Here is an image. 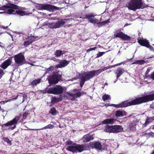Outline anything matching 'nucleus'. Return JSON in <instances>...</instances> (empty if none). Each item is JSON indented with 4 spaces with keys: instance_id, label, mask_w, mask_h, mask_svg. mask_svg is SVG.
<instances>
[{
    "instance_id": "1",
    "label": "nucleus",
    "mask_w": 154,
    "mask_h": 154,
    "mask_svg": "<svg viewBox=\"0 0 154 154\" xmlns=\"http://www.w3.org/2000/svg\"><path fill=\"white\" fill-rule=\"evenodd\" d=\"M154 100V94L137 98L131 101H125L118 104H111L110 106L116 108L125 107L141 103Z\"/></svg>"
},
{
    "instance_id": "2",
    "label": "nucleus",
    "mask_w": 154,
    "mask_h": 154,
    "mask_svg": "<svg viewBox=\"0 0 154 154\" xmlns=\"http://www.w3.org/2000/svg\"><path fill=\"white\" fill-rule=\"evenodd\" d=\"M17 6L13 4L9 5L7 6H4L0 7V10L6 11L5 12L10 14H15L17 13L20 16H23L27 15V13L22 11L21 10L17 9ZM5 12H1L0 14H2Z\"/></svg>"
},
{
    "instance_id": "3",
    "label": "nucleus",
    "mask_w": 154,
    "mask_h": 154,
    "mask_svg": "<svg viewBox=\"0 0 154 154\" xmlns=\"http://www.w3.org/2000/svg\"><path fill=\"white\" fill-rule=\"evenodd\" d=\"M142 1V0H131L128 3V8L134 11L138 9L143 8L144 7Z\"/></svg>"
},
{
    "instance_id": "4",
    "label": "nucleus",
    "mask_w": 154,
    "mask_h": 154,
    "mask_svg": "<svg viewBox=\"0 0 154 154\" xmlns=\"http://www.w3.org/2000/svg\"><path fill=\"white\" fill-rule=\"evenodd\" d=\"M67 150L73 152H81L85 150L84 146L77 144H74L71 146H68L66 148Z\"/></svg>"
},
{
    "instance_id": "5",
    "label": "nucleus",
    "mask_w": 154,
    "mask_h": 154,
    "mask_svg": "<svg viewBox=\"0 0 154 154\" xmlns=\"http://www.w3.org/2000/svg\"><path fill=\"white\" fill-rule=\"evenodd\" d=\"M37 8L40 10H47L50 11L61 9L60 8L48 4H40L37 7Z\"/></svg>"
},
{
    "instance_id": "6",
    "label": "nucleus",
    "mask_w": 154,
    "mask_h": 154,
    "mask_svg": "<svg viewBox=\"0 0 154 154\" xmlns=\"http://www.w3.org/2000/svg\"><path fill=\"white\" fill-rule=\"evenodd\" d=\"M63 90V88L61 86L57 85L54 88L47 89L46 92L49 94L58 95L62 94Z\"/></svg>"
},
{
    "instance_id": "7",
    "label": "nucleus",
    "mask_w": 154,
    "mask_h": 154,
    "mask_svg": "<svg viewBox=\"0 0 154 154\" xmlns=\"http://www.w3.org/2000/svg\"><path fill=\"white\" fill-rule=\"evenodd\" d=\"M19 120V116H17L16 117L12 120L9 121L7 123L3 125L2 126H10V129L13 130L16 127V124L18 121Z\"/></svg>"
},
{
    "instance_id": "8",
    "label": "nucleus",
    "mask_w": 154,
    "mask_h": 154,
    "mask_svg": "<svg viewBox=\"0 0 154 154\" xmlns=\"http://www.w3.org/2000/svg\"><path fill=\"white\" fill-rule=\"evenodd\" d=\"M65 23L64 20H61L60 21H57L56 23L51 22L48 24H45L46 25L48 26L49 28L51 29H55L58 28Z\"/></svg>"
},
{
    "instance_id": "9",
    "label": "nucleus",
    "mask_w": 154,
    "mask_h": 154,
    "mask_svg": "<svg viewBox=\"0 0 154 154\" xmlns=\"http://www.w3.org/2000/svg\"><path fill=\"white\" fill-rule=\"evenodd\" d=\"M137 42L140 45L145 46L151 50H154L153 48L149 44L148 41L146 39H143V38H139L137 39Z\"/></svg>"
},
{
    "instance_id": "10",
    "label": "nucleus",
    "mask_w": 154,
    "mask_h": 154,
    "mask_svg": "<svg viewBox=\"0 0 154 154\" xmlns=\"http://www.w3.org/2000/svg\"><path fill=\"white\" fill-rule=\"evenodd\" d=\"M93 14L86 15L83 16V17H80V18H83V19H88L89 21L93 23L98 24L100 23V20L95 18Z\"/></svg>"
},
{
    "instance_id": "11",
    "label": "nucleus",
    "mask_w": 154,
    "mask_h": 154,
    "mask_svg": "<svg viewBox=\"0 0 154 154\" xmlns=\"http://www.w3.org/2000/svg\"><path fill=\"white\" fill-rule=\"evenodd\" d=\"M15 61L18 66L23 63L24 57L22 53H20L14 56Z\"/></svg>"
},
{
    "instance_id": "12",
    "label": "nucleus",
    "mask_w": 154,
    "mask_h": 154,
    "mask_svg": "<svg viewBox=\"0 0 154 154\" xmlns=\"http://www.w3.org/2000/svg\"><path fill=\"white\" fill-rule=\"evenodd\" d=\"M114 35L116 37L120 38L124 40H128L130 39V37L119 31H117L115 32Z\"/></svg>"
},
{
    "instance_id": "13",
    "label": "nucleus",
    "mask_w": 154,
    "mask_h": 154,
    "mask_svg": "<svg viewBox=\"0 0 154 154\" xmlns=\"http://www.w3.org/2000/svg\"><path fill=\"white\" fill-rule=\"evenodd\" d=\"M60 77L61 76L60 75L58 76L57 75H55L49 77L48 78V80L49 83L55 84L58 82L59 80L60 79Z\"/></svg>"
},
{
    "instance_id": "14",
    "label": "nucleus",
    "mask_w": 154,
    "mask_h": 154,
    "mask_svg": "<svg viewBox=\"0 0 154 154\" xmlns=\"http://www.w3.org/2000/svg\"><path fill=\"white\" fill-rule=\"evenodd\" d=\"M66 94L67 95L69 96V98L72 100H74L76 97H79L82 95L80 92L78 91H76V93L75 94H70L69 93L67 92L66 93Z\"/></svg>"
},
{
    "instance_id": "15",
    "label": "nucleus",
    "mask_w": 154,
    "mask_h": 154,
    "mask_svg": "<svg viewBox=\"0 0 154 154\" xmlns=\"http://www.w3.org/2000/svg\"><path fill=\"white\" fill-rule=\"evenodd\" d=\"M94 134H92L91 135H86L84 136L82 139L84 142H87L89 140H93L94 138Z\"/></svg>"
},
{
    "instance_id": "16",
    "label": "nucleus",
    "mask_w": 154,
    "mask_h": 154,
    "mask_svg": "<svg viewBox=\"0 0 154 154\" xmlns=\"http://www.w3.org/2000/svg\"><path fill=\"white\" fill-rule=\"evenodd\" d=\"M69 62L65 60H61L59 62V64L57 65L56 67L57 68H62L64 67L67 66Z\"/></svg>"
},
{
    "instance_id": "17",
    "label": "nucleus",
    "mask_w": 154,
    "mask_h": 154,
    "mask_svg": "<svg viewBox=\"0 0 154 154\" xmlns=\"http://www.w3.org/2000/svg\"><path fill=\"white\" fill-rule=\"evenodd\" d=\"M114 125L109 126L106 125L104 129V131L106 132L113 133L114 132Z\"/></svg>"
},
{
    "instance_id": "18",
    "label": "nucleus",
    "mask_w": 154,
    "mask_h": 154,
    "mask_svg": "<svg viewBox=\"0 0 154 154\" xmlns=\"http://www.w3.org/2000/svg\"><path fill=\"white\" fill-rule=\"evenodd\" d=\"M35 38L34 36L29 37L28 38V40L25 41L24 44V45L25 47L29 45L30 44L35 41Z\"/></svg>"
},
{
    "instance_id": "19",
    "label": "nucleus",
    "mask_w": 154,
    "mask_h": 154,
    "mask_svg": "<svg viewBox=\"0 0 154 154\" xmlns=\"http://www.w3.org/2000/svg\"><path fill=\"white\" fill-rule=\"evenodd\" d=\"M11 60L10 59H8L2 63L1 67L4 69H6L8 66L11 63Z\"/></svg>"
},
{
    "instance_id": "20",
    "label": "nucleus",
    "mask_w": 154,
    "mask_h": 154,
    "mask_svg": "<svg viewBox=\"0 0 154 154\" xmlns=\"http://www.w3.org/2000/svg\"><path fill=\"white\" fill-rule=\"evenodd\" d=\"M114 133H118L121 132L123 130L122 127L120 125H114Z\"/></svg>"
},
{
    "instance_id": "21",
    "label": "nucleus",
    "mask_w": 154,
    "mask_h": 154,
    "mask_svg": "<svg viewBox=\"0 0 154 154\" xmlns=\"http://www.w3.org/2000/svg\"><path fill=\"white\" fill-rule=\"evenodd\" d=\"M54 127V125L50 124L47 125L44 127L41 128L39 129H29V130H43V129H51L53 128Z\"/></svg>"
},
{
    "instance_id": "22",
    "label": "nucleus",
    "mask_w": 154,
    "mask_h": 154,
    "mask_svg": "<svg viewBox=\"0 0 154 154\" xmlns=\"http://www.w3.org/2000/svg\"><path fill=\"white\" fill-rule=\"evenodd\" d=\"M126 115V113L125 111L118 110L116 112L115 115L116 117H121Z\"/></svg>"
},
{
    "instance_id": "23",
    "label": "nucleus",
    "mask_w": 154,
    "mask_h": 154,
    "mask_svg": "<svg viewBox=\"0 0 154 154\" xmlns=\"http://www.w3.org/2000/svg\"><path fill=\"white\" fill-rule=\"evenodd\" d=\"M115 119H107L104 120L102 122L103 124H113Z\"/></svg>"
},
{
    "instance_id": "24",
    "label": "nucleus",
    "mask_w": 154,
    "mask_h": 154,
    "mask_svg": "<svg viewBox=\"0 0 154 154\" xmlns=\"http://www.w3.org/2000/svg\"><path fill=\"white\" fill-rule=\"evenodd\" d=\"M125 72V70L122 69H118L117 70L116 72L117 78H118L122 74L124 73Z\"/></svg>"
},
{
    "instance_id": "25",
    "label": "nucleus",
    "mask_w": 154,
    "mask_h": 154,
    "mask_svg": "<svg viewBox=\"0 0 154 154\" xmlns=\"http://www.w3.org/2000/svg\"><path fill=\"white\" fill-rule=\"evenodd\" d=\"M88 72H85L83 74L80 75V77L81 79H83L85 81H87L90 79L89 75L87 74Z\"/></svg>"
},
{
    "instance_id": "26",
    "label": "nucleus",
    "mask_w": 154,
    "mask_h": 154,
    "mask_svg": "<svg viewBox=\"0 0 154 154\" xmlns=\"http://www.w3.org/2000/svg\"><path fill=\"white\" fill-rule=\"evenodd\" d=\"M107 67H104L103 69H101L93 71V72L95 73V75L96 74V75H98V74L101 73L102 71L108 69Z\"/></svg>"
},
{
    "instance_id": "27",
    "label": "nucleus",
    "mask_w": 154,
    "mask_h": 154,
    "mask_svg": "<svg viewBox=\"0 0 154 154\" xmlns=\"http://www.w3.org/2000/svg\"><path fill=\"white\" fill-rule=\"evenodd\" d=\"M136 124L135 122L131 123L129 125V128L131 130L134 131L136 129Z\"/></svg>"
},
{
    "instance_id": "28",
    "label": "nucleus",
    "mask_w": 154,
    "mask_h": 154,
    "mask_svg": "<svg viewBox=\"0 0 154 154\" xmlns=\"http://www.w3.org/2000/svg\"><path fill=\"white\" fill-rule=\"evenodd\" d=\"M154 120V116L152 117H148L147 119L145 122V124L147 125L149 124V123L152 122V121Z\"/></svg>"
},
{
    "instance_id": "29",
    "label": "nucleus",
    "mask_w": 154,
    "mask_h": 154,
    "mask_svg": "<svg viewBox=\"0 0 154 154\" xmlns=\"http://www.w3.org/2000/svg\"><path fill=\"white\" fill-rule=\"evenodd\" d=\"M101 143L99 142H96L94 144V147L97 149L100 150L101 149Z\"/></svg>"
},
{
    "instance_id": "30",
    "label": "nucleus",
    "mask_w": 154,
    "mask_h": 154,
    "mask_svg": "<svg viewBox=\"0 0 154 154\" xmlns=\"http://www.w3.org/2000/svg\"><path fill=\"white\" fill-rule=\"evenodd\" d=\"M63 54V52L61 51L57 50L55 53V55L56 57H58Z\"/></svg>"
},
{
    "instance_id": "31",
    "label": "nucleus",
    "mask_w": 154,
    "mask_h": 154,
    "mask_svg": "<svg viewBox=\"0 0 154 154\" xmlns=\"http://www.w3.org/2000/svg\"><path fill=\"white\" fill-rule=\"evenodd\" d=\"M88 73L87 74L89 75L90 79L92 78L95 75V73L93 71L88 72Z\"/></svg>"
},
{
    "instance_id": "32",
    "label": "nucleus",
    "mask_w": 154,
    "mask_h": 154,
    "mask_svg": "<svg viewBox=\"0 0 154 154\" xmlns=\"http://www.w3.org/2000/svg\"><path fill=\"white\" fill-rule=\"evenodd\" d=\"M102 98L103 100L105 101L110 99V96L108 94H105L103 96Z\"/></svg>"
},
{
    "instance_id": "33",
    "label": "nucleus",
    "mask_w": 154,
    "mask_h": 154,
    "mask_svg": "<svg viewBox=\"0 0 154 154\" xmlns=\"http://www.w3.org/2000/svg\"><path fill=\"white\" fill-rule=\"evenodd\" d=\"M50 112L52 115H55L57 114V111L55 108H53L51 109Z\"/></svg>"
},
{
    "instance_id": "34",
    "label": "nucleus",
    "mask_w": 154,
    "mask_h": 154,
    "mask_svg": "<svg viewBox=\"0 0 154 154\" xmlns=\"http://www.w3.org/2000/svg\"><path fill=\"white\" fill-rule=\"evenodd\" d=\"M145 63V61L143 60H138L136 61L132 64H142Z\"/></svg>"
},
{
    "instance_id": "35",
    "label": "nucleus",
    "mask_w": 154,
    "mask_h": 154,
    "mask_svg": "<svg viewBox=\"0 0 154 154\" xmlns=\"http://www.w3.org/2000/svg\"><path fill=\"white\" fill-rule=\"evenodd\" d=\"M41 79H38L36 80H35L34 81L32 82V85H36L40 82H41Z\"/></svg>"
},
{
    "instance_id": "36",
    "label": "nucleus",
    "mask_w": 154,
    "mask_h": 154,
    "mask_svg": "<svg viewBox=\"0 0 154 154\" xmlns=\"http://www.w3.org/2000/svg\"><path fill=\"white\" fill-rule=\"evenodd\" d=\"M61 100L60 97L59 98H56L55 97H54L52 98L51 101L52 102H54L55 103Z\"/></svg>"
},
{
    "instance_id": "37",
    "label": "nucleus",
    "mask_w": 154,
    "mask_h": 154,
    "mask_svg": "<svg viewBox=\"0 0 154 154\" xmlns=\"http://www.w3.org/2000/svg\"><path fill=\"white\" fill-rule=\"evenodd\" d=\"M0 110H1L3 113V116H4V118L5 116L6 115L7 113V112L6 111L4 110L3 109H0Z\"/></svg>"
},
{
    "instance_id": "38",
    "label": "nucleus",
    "mask_w": 154,
    "mask_h": 154,
    "mask_svg": "<svg viewBox=\"0 0 154 154\" xmlns=\"http://www.w3.org/2000/svg\"><path fill=\"white\" fill-rule=\"evenodd\" d=\"M82 81L80 82V85L81 87H82L83 86L85 82L86 81L84 79H81Z\"/></svg>"
},
{
    "instance_id": "39",
    "label": "nucleus",
    "mask_w": 154,
    "mask_h": 154,
    "mask_svg": "<svg viewBox=\"0 0 154 154\" xmlns=\"http://www.w3.org/2000/svg\"><path fill=\"white\" fill-rule=\"evenodd\" d=\"M105 54L104 52H99L97 54V57H100L102 56L103 55Z\"/></svg>"
},
{
    "instance_id": "40",
    "label": "nucleus",
    "mask_w": 154,
    "mask_h": 154,
    "mask_svg": "<svg viewBox=\"0 0 154 154\" xmlns=\"http://www.w3.org/2000/svg\"><path fill=\"white\" fill-rule=\"evenodd\" d=\"M96 48V47H95L93 48H90L88 49V50H87V51L89 52L90 51L94 50H95Z\"/></svg>"
},
{
    "instance_id": "41",
    "label": "nucleus",
    "mask_w": 154,
    "mask_h": 154,
    "mask_svg": "<svg viewBox=\"0 0 154 154\" xmlns=\"http://www.w3.org/2000/svg\"><path fill=\"white\" fill-rule=\"evenodd\" d=\"M4 140L8 143H10L11 142V141L8 139L6 138H4Z\"/></svg>"
},
{
    "instance_id": "42",
    "label": "nucleus",
    "mask_w": 154,
    "mask_h": 154,
    "mask_svg": "<svg viewBox=\"0 0 154 154\" xmlns=\"http://www.w3.org/2000/svg\"><path fill=\"white\" fill-rule=\"evenodd\" d=\"M4 73L2 69H0V78L3 75Z\"/></svg>"
},
{
    "instance_id": "43",
    "label": "nucleus",
    "mask_w": 154,
    "mask_h": 154,
    "mask_svg": "<svg viewBox=\"0 0 154 154\" xmlns=\"http://www.w3.org/2000/svg\"><path fill=\"white\" fill-rule=\"evenodd\" d=\"M54 68L52 66H51L48 69V71H49V70H52L54 69Z\"/></svg>"
},
{
    "instance_id": "44",
    "label": "nucleus",
    "mask_w": 154,
    "mask_h": 154,
    "mask_svg": "<svg viewBox=\"0 0 154 154\" xmlns=\"http://www.w3.org/2000/svg\"><path fill=\"white\" fill-rule=\"evenodd\" d=\"M72 141H68V142H67L66 144V145H70L71 144H72Z\"/></svg>"
},
{
    "instance_id": "45",
    "label": "nucleus",
    "mask_w": 154,
    "mask_h": 154,
    "mask_svg": "<svg viewBox=\"0 0 154 154\" xmlns=\"http://www.w3.org/2000/svg\"><path fill=\"white\" fill-rule=\"evenodd\" d=\"M150 78H151V79L154 80V72L151 74Z\"/></svg>"
},
{
    "instance_id": "46",
    "label": "nucleus",
    "mask_w": 154,
    "mask_h": 154,
    "mask_svg": "<svg viewBox=\"0 0 154 154\" xmlns=\"http://www.w3.org/2000/svg\"><path fill=\"white\" fill-rule=\"evenodd\" d=\"M107 23H108V20L104 21L103 22H101V23L102 25H103Z\"/></svg>"
},
{
    "instance_id": "47",
    "label": "nucleus",
    "mask_w": 154,
    "mask_h": 154,
    "mask_svg": "<svg viewBox=\"0 0 154 154\" xmlns=\"http://www.w3.org/2000/svg\"><path fill=\"white\" fill-rule=\"evenodd\" d=\"M28 114L26 113H24L23 114V116L24 118H25L27 116Z\"/></svg>"
},
{
    "instance_id": "48",
    "label": "nucleus",
    "mask_w": 154,
    "mask_h": 154,
    "mask_svg": "<svg viewBox=\"0 0 154 154\" xmlns=\"http://www.w3.org/2000/svg\"><path fill=\"white\" fill-rule=\"evenodd\" d=\"M149 71H150V69H147L146 71V74H148V73L149 72Z\"/></svg>"
},
{
    "instance_id": "49",
    "label": "nucleus",
    "mask_w": 154,
    "mask_h": 154,
    "mask_svg": "<svg viewBox=\"0 0 154 154\" xmlns=\"http://www.w3.org/2000/svg\"><path fill=\"white\" fill-rule=\"evenodd\" d=\"M8 27V26H6V27H5V26H2V28H3L4 29H5L7 28Z\"/></svg>"
},
{
    "instance_id": "50",
    "label": "nucleus",
    "mask_w": 154,
    "mask_h": 154,
    "mask_svg": "<svg viewBox=\"0 0 154 154\" xmlns=\"http://www.w3.org/2000/svg\"><path fill=\"white\" fill-rule=\"evenodd\" d=\"M129 24H126L125 25V26H127L128 25H129Z\"/></svg>"
},
{
    "instance_id": "51",
    "label": "nucleus",
    "mask_w": 154,
    "mask_h": 154,
    "mask_svg": "<svg viewBox=\"0 0 154 154\" xmlns=\"http://www.w3.org/2000/svg\"><path fill=\"white\" fill-rule=\"evenodd\" d=\"M152 134H153L154 135V133H152V132H151V135H152Z\"/></svg>"
},
{
    "instance_id": "52",
    "label": "nucleus",
    "mask_w": 154,
    "mask_h": 154,
    "mask_svg": "<svg viewBox=\"0 0 154 154\" xmlns=\"http://www.w3.org/2000/svg\"><path fill=\"white\" fill-rule=\"evenodd\" d=\"M119 65V64H116V65H115V66H117Z\"/></svg>"
},
{
    "instance_id": "53",
    "label": "nucleus",
    "mask_w": 154,
    "mask_h": 154,
    "mask_svg": "<svg viewBox=\"0 0 154 154\" xmlns=\"http://www.w3.org/2000/svg\"><path fill=\"white\" fill-rule=\"evenodd\" d=\"M152 154H154V151L152 152Z\"/></svg>"
},
{
    "instance_id": "54",
    "label": "nucleus",
    "mask_w": 154,
    "mask_h": 154,
    "mask_svg": "<svg viewBox=\"0 0 154 154\" xmlns=\"http://www.w3.org/2000/svg\"><path fill=\"white\" fill-rule=\"evenodd\" d=\"M144 58H145V59H147V58H145V57H144Z\"/></svg>"
},
{
    "instance_id": "55",
    "label": "nucleus",
    "mask_w": 154,
    "mask_h": 154,
    "mask_svg": "<svg viewBox=\"0 0 154 154\" xmlns=\"http://www.w3.org/2000/svg\"><path fill=\"white\" fill-rule=\"evenodd\" d=\"M31 65H33V64H31Z\"/></svg>"
},
{
    "instance_id": "56",
    "label": "nucleus",
    "mask_w": 154,
    "mask_h": 154,
    "mask_svg": "<svg viewBox=\"0 0 154 154\" xmlns=\"http://www.w3.org/2000/svg\"><path fill=\"white\" fill-rule=\"evenodd\" d=\"M1 106H0V109H1Z\"/></svg>"
}]
</instances>
